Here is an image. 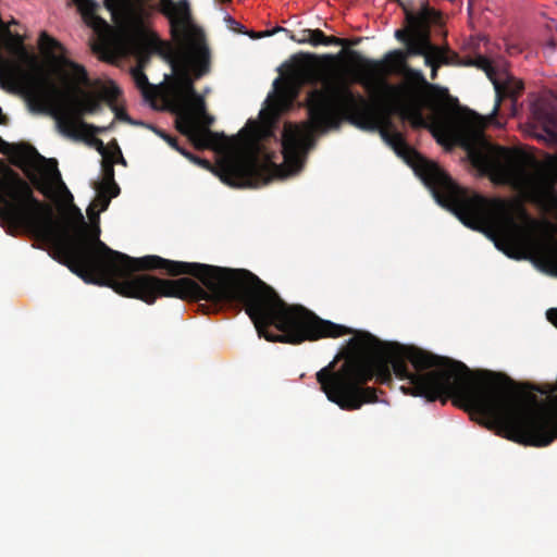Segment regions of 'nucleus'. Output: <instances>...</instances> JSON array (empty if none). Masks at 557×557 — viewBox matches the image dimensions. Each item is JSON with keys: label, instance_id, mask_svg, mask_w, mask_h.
<instances>
[{"label": "nucleus", "instance_id": "obj_1", "mask_svg": "<svg viewBox=\"0 0 557 557\" xmlns=\"http://www.w3.org/2000/svg\"><path fill=\"white\" fill-rule=\"evenodd\" d=\"M77 223L62 227L53 208L34 196L29 184L5 166L0 172V220L10 235L27 234L51 244L58 260L86 283L112 288L123 297L145 302V257L135 258L111 249L100 239L98 224L90 227L72 206Z\"/></svg>", "mask_w": 557, "mask_h": 557}, {"label": "nucleus", "instance_id": "obj_2", "mask_svg": "<svg viewBox=\"0 0 557 557\" xmlns=\"http://www.w3.org/2000/svg\"><path fill=\"white\" fill-rule=\"evenodd\" d=\"M306 53L296 55L287 69L286 78L296 87L322 84V88L310 90L306 98L309 121L301 125L286 123L282 133L281 147L284 163L296 172L302 166V158L313 145V133H325L338 128L342 121L363 131H375L381 116L375 106L361 94L354 91L342 78H331L325 74V63L330 64L343 55Z\"/></svg>", "mask_w": 557, "mask_h": 557}, {"label": "nucleus", "instance_id": "obj_3", "mask_svg": "<svg viewBox=\"0 0 557 557\" xmlns=\"http://www.w3.org/2000/svg\"><path fill=\"white\" fill-rule=\"evenodd\" d=\"M159 11L169 20L173 38L187 44L170 57L174 78L166 91V107L176 115V129L197 150L215 149L226 137L210 129L214 119L207 113L205 99L195 89V81L207 75L211 66L203 33L193 22L188 0H160Z\"/></svg>", "mask_w": 557, "mask_h": 557}, {"label": "nucleus", "instance_id": "obj_4", "mask_svg": "<svg viewBox=\"0 0 557 557\" xmlns=\"http://www.w3.org/2000/svg\"><path fill=\"white\" fill-rule=\"evenodd\" d=\"M426 180L440 195H444L447 209L468 227L497 235L495 245L507 256L530 253L543 272L557 276V242L545 233L540 236L542 225L524 211L525 224L521 225L507 212L503 200H488L479 194H470L436 168L429 166Z\"/></svg>", "mask_w": 557, "mask_h": 557}, {"label": "nucleus", "instance_id": "obj_5", "mask_svg": "<svg viewBox=\"0 0 557 557\" xmlns=\"http://www.w3.org/2000/svg\"><path fill=\"white\" fill-rule=\"evenodd\" d=\"M347 57L358 69L352 82L373 92L374 100L386 111L399 114L414 128L428 127L423 109H434L433 92L437 85L431 84L420 70L409 65L412 58L408 49H395L382 60L363 57L356 50H347Z\"/></svg>", "mask_w": 557, "mask_h": 557}, {"label": "nucleus", "instance_id": "obj_6", "mask_svg": "<svg viewBox=\"0 0 557 557\" xmlns=\"http://www.w3.org/2000/svg\"><path fill=\"white\" fill-rule=\"evenodd\" d=\"M480 120L465 121L458 140L470 162L483 174L529 189L534 200L545 210H557V190L547 171L533 158H523L508 148L491 144Z\"/></svg>", "mask_w": 557, "mask_h": 557}, {"label": "nucleus", "instance_id": "obj_7", "mask_svg": "<svg viewBox=\"0 0 557 557\" xmlns=\"http://www.w3.org/2000/svg\"><path fill=\"white\" fill-rule=\"evenodd\" d=\"M24 94L29 110L35 113L52 116L58 131L64 136L78 138L79 121L85 114L100 110L101 99L91 94L82 98H73L70 89L61 88L52 78L38 74L28 76L24 85Z\"/></svg>", "mask_w": 557, "mask_h": 557}, {"label": "nucleus", "instance_id": "obj_8", "mask_svg": "<svg viewBox=\"0 0 557 557\" xmlns=\"http://www.w3.org/2000/svg\"><path fill=\"white\" fill-rule=\"evenodd\" d=\"M275 152L267 151L261 145L257 152L237 158L221 165L222 182L238 188H258L270 183L274 177H283L284 168L274 161Z\"/></svg>", "mask_w": 557, "mask_h": 557}, {"label": "nucleus", "instance_id": "obj_9", "mask_svg": "<svg viewBox=\"0 0 557 557\" xmlns=\"http://www.w3.org/2000/svg\"><path fill=\"white\" fill-rule=\"evenodd\" d=\"M406 23L411 25L412 39L408 42V53L412 57L434 55L451 50L448 46H437L431 40V25L441 23V14L422 3L418 12L405 11Z\"/></svg>", "mask_w": 557, "mask_h": 557}, {"label": "nucleus", "instance_id": "obj_10", "mask_svg": "<svg viewBox=\"0 0 557 557\" xmlns=\"http://www.w3.org/2000/svg\"><path fill=\"white\" fill-rule=\"evenodd\" d=\"M383 138L394 148V150L401 156L404 159L407 160V162L417 161L416 164V171L419 174V176L422 178L424 184L431 189L434 198L436 201L447 208V202L444 199V195H440V190H436L426 180V174L429 173V166L436 168L442 174H444L449 180H453L442 168H440L436 163L428 161L423 158H421L418 152L412 149L405 140L404 136L397 132H387L382 131L381 132Z\"/></svg>", "mask_w": 557, "mask_h": 557}, {"label": "nucleus", "instance_id": "obj_11", "mask_svg": "<svg viewBox=\"0 0 557 557\" xmlns=\"http://www.w3.org/2000/svg\"><path fill=\"white\" fill-rule=\"evenodd\" d=\"M40 51L55 63L66 66L72 71L76 84H87L88 75L85 67L64 57L65 47L47 32H41L38 38Z\"/></svg>", "mask_w": 557, "mask_h": 557}, {"label": "nucleus", "instance_id": "obj_12", "mask_svg": "<svg viewBox=\"0 0 557 557\" xmlns=\"http://www.w3.org/2000/svg\"><path fill=\"white\" fill-rule=\"evenodd\" d=\"M492 84L496 94V102L493 109L494 114L498 112L500 102L505 98H510L515 103L523 90V83L505 71L498 72Z\"/></svg>", "mask_w": 557, "mask_h": 557}, {"label": "nucleus", "instance_id": "obj_13", "mask_svg": "<svg viewBox=\"0 0 557 557\" xmlns=\"http://www.w3.org/2000/svg\"><path fill=\"white\" fill-rule=\"evenodd\" d=\"M268 106L261 109L259 113V122L249 121L247 125L251 128L256 136H264V138L272 136L273 126L275 125L280 112H281V100H267Z\"/></svg>", "mask_w": 557, "mask_h": 557}, {"label": "nucleus", "instance_id": "obj_14", "mask_svg": "<svg viewBox=\"0 0 557 557\" xmlns=\"http://www.w3.org/2000/svg\"><path fill=\"white\" fill-rule=\"evenodd\" d=\"M0 152L10 153L12 156V162L16 166L24 169L26 165L32 164V160L39 162H47V159L38 153V151L32 146H11L0 137Z\"/></svg>", "mask_w": 557, "mask_h": 557}, {"label": "nucleus", "instance_id": "obj_15", "mask_svg": "<svg viewBox=\"0 0 557 557\" xmlns=\"http://www.w3.org/2000/svg\"><path fill=\"white\" fill-rule=\"evenodd\" d=\"M289 39L298 44H309L311 46H343L347 47L350 42L347 39L338 38L335 36H326L321 29H300L297 35H290Z\"/></svg>", "mask_w": 557, "mask_h": 557}, {"label": "nucleus", "instance_id": "obj_16", "mask_svg": "<svg viewBox=\"0 0 557 557\" xmlns=\"http://www.w3.org/2000/svg\"><path fill=\"white\" fill-rule=\"evenodd\" d=\"M49 161L52 162L53 165H52L51 169H49V168L45 169L46 180H39V178L33 176V177H30V181L33 182V184L35 185L37 190H39L46 197H50L51 196V193H52L51 185L53 183H57L58 186L60 187V189L69 198V200L72 201L73 200V196H72L71 191L67 189V187L65 186L64 182L61 178V174H60V172L58 170V166H57V161L55 160H49Z\"/></svg>", "mask_w": 557, "mask_h": 557}, {"label": "nucleus", "instance_id": "obj_17", "mask_svg": "<svg viewBox=\"0 0 557 557\" xmlns=\"http://www.w3.org/2000/svg\"><path fill=\"white\" fill-rule=\"evenodd\" d=\"M128 41L132 46L133 52L138 60V66L144 71L145 66L150 61V55L153 52L152 44L147 39L144 29L138 28L128 36Z\"/></svg>", "mask_w": 557, "mask_h": 557}, {"label": "nucleus", "instance_id": "obj_18", "mask_svg": "<svg viewBox=\"0 0 557 557\" xmlns=\"http://www.w3.org/2000/svg\"><path fill=\"white\" fill-rule=\"evenodd\" d=\"M424 64L431 67V79L437 77V71L442 65H460V57L453 50L434 55H425Z\"/></svg>", "mask_w": 557, "mask_h": 557}, {"label": "nucleus", "instance_id": "obj_19", "mask_svg": "<svg viewBox=\"0 0 557 557\" xmlns=\"http://www.w3.org/2000/svg\"><path fill=\"white\" fill-rule=\"evenodd\" d=\"M114 160L110 157L102 159V181L95 184V186L108 187L111 189V196H117L120 194V187L114 180Z\"/></svg>", "mask_w": 557, "mask_h": 557}, {"label": "nucleus", "instance_id": "obj_20", "mask_svg": "<svg viewBox=\"0 0 557 557\" xmlns=\"http://www.w3.org/2000/svg\"><path fill=\"white\" fill-rule=\"evenodd\" d=\"M460 65L474 66L485 72L486 76L491 82L496 77L498 71L494 66L493 62L485 55L478 54L474 58H468L466 60L460 59Z\"/></svg>", "mask_w": 557, "mask_h": 557}, {"label": "nucleus", "instance_id": "obj_21", "mask_svg": "<svg viewBox=\"0 0 557 557\" xmlns=\"http://www.w3.org/2000/svg\"><path fill=\"white\" fill-rule=\"evenodd\" d=\"M132 76L136 86L140 89L143 97L146 100H153L156 95L154 86L149 83L148 77L144 71L141 69H134L132 71Z\"/></svg>", "mask_w": 557, "mask_h": 557}, {"label": "nucleus", "instance_id": "obj_22", "mask_svg": "<svg viewBox=\"0 0 557 557\" xmlns=\"http://www.w3.org/2000/svg\"><path fill=\"white\" fill-rule=\"evenodd\" d=\"M543 131L550 140L557 143V110L546 112L542 116Z\"/></svg>", "mask_w": 557, "mask_h": 557}, {"label": "nucleus", "instance_id": "obj_23", "mask_svg": "<svg viewBox=\"0 0 557 557\" xmlns=\"http://www.w3.org/2000/svg\"><path fill=\"white\" fill-rule=\"evenodd\" d=\"M73 2L78 7L81 12L86 18H92L96 22H99L103 25H107L106 21L97 16L96 12L98 9V4L92 0H73Z\"/></svg>", "mask_w": 557, "mask_h": 557}, {"label": "nucleus", "instance_id": "obj_24", "mask_svg": "<svg viewBox=\"0 0 557 557\" xmlns=\"http://www.w3.org/2000/svg\"><path fill=\"white\" fill-rule=\"evenodd\" d=\"M114 126V122L112 121L108 126H97L94 124L86 123L84 121H79V126H77V132L81 131L82 135L95 137L98 134L106 133L110 131Z\"/></svg>", "mask_w": 557, "mask_h": 557}, {"label": "nucleus", "instance_id": "obj_25", "mask_svg": "<svg viewBox=\"0 0 557 557\" xmlns=\"http://www.w3.org/2000/svg\"><path fill=\"white\" fill-rule=\"evenodd\" d=\"M95 188L97 190L96 205L100 207V211H106L115 196H111V189L108 187L95 186Z\"/></svg>", "mask_w": 557, "mask_h": 557}, {"label": "nucleus", "instance_id": "obj_26", "mask_svg": "<svg viewBox=\"0 0 557 557\" xmlns=\"http://www.w3.org/2000/svg\"><path fill=\"white\" fill-rule=\"evenodd\" d=\"M395 38L398 41L405 44L406 47H408V42H410L412 39L411 25L407 23L406 28L397 29L395 32Z\"/></svg>", "mask_w": 557, "mask_h": 557}, {"label": "nucleus", "instance_id": "obj_27", "mask_svg": "<svg viewBox=\"0 0 557 557\" xmlns=\"http://www.w3.org/2000/svg\"><path fill=\"white\" fill-rule=\"evenodd\" d=\"M182 156H184L185 158H187L189 161H191L193 163L195 164H198L200 166H202L203 169H207V170H210L211 169V163L209 160L207 159H201L195 154H193L190 151H182Z\"/></svg>", "mask_w": 557, "mask_h": 557}, {"label": "nucleus", "instance_id": "obj_28", "mask_svg": "<svg viewBox=\"0 0 557 557\" xmlns=\"http://www.w3.org/2000/svg\"><path fill=\"white\" fill-rule=\"evenodd\" d=\"M112 110L115 112V119L120 120V121H123V122H127L132 125H137L139 124L138 122L134 121L125 110L123 109H119L116 106H112Z\"/></svg>", "mask_w": 557, "mask_h": 557}, {"label": "nucleus", "instance_id": "obj_29", "mask_svg": "<svg viewBox=\"0 0 557 557\" xmlns=\"http://www.w3.org/2000/svg\"><path fill=\"white\" fill-rule=\"evenodd\" d=\"M120 94H121V91L117 88V86L111 85L110 87H107L103 90V98L107 99L110 102H113V101H115L117 99Z\"/></svg>", "mask_w": 557, "mask_h": 557}, {"label": "nucleus", "instance_id": "obj_30", "mask_svg": "<svg viewBox=\"0 0 557 557\" xmlns=\"http://www.w3.org/2000/svg\"><path fill=\"white\" fill-rule=\"evenodd\" d=\"M164 140L172 147L174 148L176 151H178L181 154H182V151H188L187 149H185L184 147L180 146L178 143H177V139L170 136V135H164Z\"/></svg>", "mask_w": 557, "mask_h": 557}, {"label": "nucleus", "instance_id": "obj_31", "mask_svg": "<svg viewBox=\"0 0 557 557\" xmlns=\"http://www.w3.org/2000/svg\"><path fill=\"white\" fill-rule=\"evenodd\" d=\"M92 144L95 145L96 149L98 150L99 153L102 154V157H108L107 156V148L103 144V141L97 137H92Z\"/></svg>", "mask_w": 557, "mask_h": 557}, {"label": "nucleus", "instance_id": "obj_32", "mask_svg": "<svg viewBox=\"0 0 557 557\" xmlns=\"http://www.w3.org/2000/svg\"><path fill=\"white\" fill-rule=\"evenodd\" d=\"M546 318L547 320L557 326V308H550L546 311Z\"/></svg>", "mask_w": 557, "mask_h": 557}, {"label": "nucleus", "instance_id": "obj_33", "mask_svg": "<svg viewBox=\"0 0 557 557\" xmlns=\"http://www.w3.org/2000/svg\"><path fill=\"white\" fill-rule=\"evenodd\" d=\"M278 32H284L287 34V36L289 37L290 35H296L295 33L288 30L287 28H284V27H281V26H277L276 28H274L272 32H268L265 35L270 36V35H273L275 33H278Z\"/></svg>", "mask_w": 557, "mask_h": 557}, {"label": "nucleus", "instance_id": "obj_34", "mask_svg": "<svg viewBox=\"0 0 557 557\" xmlns=\"http://www.w3.org/2000/svg\"><path fill=\"white\" fill-rule=\"evenodd\" d=\"M114 146H115V153L119 158L117 162L122 163V164H126V161L125 159L123 158V154H122V151L121 149L119 148V146L116 145V143L114 141Z\"/></svg>", "mask_w": 557, "mask_h": 557}, {"label": "nucleus", "instance_id": "obj_35", "mask_svg": "<svg viewBox=\"0 0 557 557\" xmlns=\"http://www.w3.org/2000/svg\"><path fill=\"white\" fill-rule=\"evenodd\" d=\"M149 128H151L156 134H158L163 139H164V135H168L164 131L159 129L154 126H149Z\"/></svg>", "mask_w": 557, "mask_h": 557}, {"label": "nucleus", "instance_id": "obj_36", "mask_svg": "<svg viewBox=\"0 0 557 557\" xmlns=\"http://www.w3.org/2000/svg\"><path fill=\"white\" fill-rule=\"evenodd\" d=\"M546 47L549 48L552 51H554L556 49V41H555V39L550 38L549 40H547Z\"/></svg>", "mask_w": 557, "mask_h": 557}, {"label": "nucleus", "instance_id": "obj_37", "mask_svg": "<svg viewBox=\"0 0 557 557\" xmlns=\"http://www.w3.org/2000/svg\"><path fill=\"white\" fill-rule=\"evenodd\" d=\"M7 122V116L2 113V109L0 108V124H4Z\"/></svg>", "mask_w": 557, "mask_h": 557}, {"label": "nucleus", "instance_id": "obj_38", "mask_svg": "<svg viewBox=\"0 0 557 557\" xmlns=\"http://www.w3.org/2000/svg\"><path fill=\"white\" fill-rule=\"evenodd\" d=\"M92 211H94V209H92L91 207H89V208H88V210H87V212H88V214H89V215H91V214H92Z\"/></svg>", "mask_w": 557, "mask_h": 557}, {"label": "nucleus", "instance_id": "obj_39", "mask_svg": "<svg viewBox=\"0 0 557 557\" xmlns=\"http://www.w3.org/2000/svg\"><path fill=\"white\" fill-rule=\"evenodd\" d=\"M278 83H280V79L276 78L275 82H274V86L276 87L278 85Z\"/></svg>", "mask_w": 557, "mask_h": 557}]
</instances>
